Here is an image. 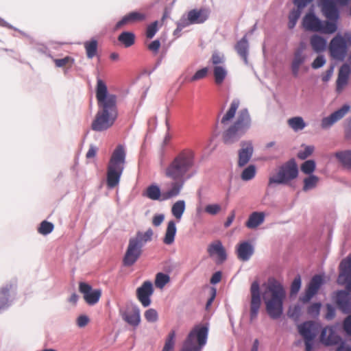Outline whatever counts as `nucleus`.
Wrapping results in <instances>:
<instances>
[{"label": "nucleus", "instance_id": "1", "mask_svg": "<svg viewBox=\"0 0 351 351\" xmlns=\"http://www.w3.org/2000/svg\"><path fill=\"white\" fill-rule=\"evenodd\" d=\"M96 98L99 109L92 122L91 129L101 132L110 128L118 117L117 97L116 95L110 94L106 83L97 78Z\"/></svg>", "mask_w": 351, "mask_h": 351}, {"label": "nucleus", "instance_id": "2", "mask_svg": "<svg viewBox=\"0 0 351 351\" xmlns=\"http://www.w3.org/2000/svg\"><path fill=\"white\" fill-rule=\"evenodd\" d=\"M195 164V154L191 149H184L180 151L169 164L165 170L166 177L173 182L171 184H176L179 187V192L182 189L185 182L191 178L195 172H191Z\"/></svg>", "mask_w": 351, "mask_h": 351}, {"label": "nucleus", "instance_id": "3", "mask_svg": "<svg viewBox=\"0 0 351 351\" xmlns=\"http://www.w3.org/2000/svg\"><path fill=\"white\" fill-rule=\"evenodd\" d=\"M262 296L269 317L272 319H279L283 314V302L286 298L282 284L274 277L269 278Z\"/></svg>", "mask_w": 351, "mask_h": 351}, {"label": "nucleus", "instance_id": "4", "mask_svg": "<svg viewBox=\"0 0 351 351\" xmlns=\"http://www.w3.org/2000/svg\"><path fill=\"white\" fill-rule=\"evenodd\" d=\"M125 163V148L119 144L112 152L107 167L106 182L109 189H113L119 184Z\"/></svg>", "mask_w": 351, "mask_h": 351}, {"label": "nucleus", "instance_id": "5", "mask_svg": "<svg viewBox=\"0 0 351 351\" xmlns=\"http://www.w3.org/2000/svg\"><path fill=\"white\" fill-rule=\"evenodd\" d=\"M154 232L151 228L145 232L138 231L135 236L131 237L123 258V265L131 267L135 264L143 253V247L152 240Z\"/></svg>", "mask_w": 351, "mask_h": 351}, {"label": "nucleus", "instance_id": "6", "mask_svg": "<svg viewBox=\"0 0 351 351\" xmlns=\"http://www.w3.org/2000/svg\"><path fill=\"white\" fill-rule=\"evenodd\" d=\"M252 119L247 108H243L238 112L235 121L222 134L223 142L232 145L237 141L250 129Z\"/></svg>", "mask_w": 351, "mask_h": 351}, {"label": "nucleus", "instance_id": "7", "mask_svg": "<svg viewBox=\"0 0 351 351\" xmlns=\"http://www.w3.org/2000/svg\"><path fill=\"white\" fill-rule=\"evenodd\" d=\"M299 170L297 162L294 158L280 165L276 173L269 177L268 186L273 187L277 185L289 186L294 188L293 180L298 177Z\"/></svg>", "mask_w": 351, "mask_h": 351}, {"label": "nucleus", "instance_id": "8", "mask_svg": "<svg viewBox=\"0 0 351 351\" xmlns=\"http://www.w3.org/2000/svg\"><path fill=\"white\" fill-rule=\"evenodd\" d=\"M209 324H197L189 333L181 351H201L206 344Z\"/></svg>", "mask_w": 351, "mask_h": 351}, {"label": "nucleus", "instance_id": "9", "mask_svg": "<svg viewBox=\"0 0 351 351\" xmlns=\"http://www.w3.org/2000/svg\"><path fill=\"white\" fill-rule=\"evenodd\" d=\"M302 27L306 31L322 34H333L337 29V25L321 20L315 15L313 10L303 17Z\"/></svg>", "mask_w": 351, "mask_h": 351}, {"label": "nucleus", "instance_id": "10", "mask_svg": "<svg viewBox=\"0 0 351 351\" xmlns=\"http://www.w3.org/2000/svg\"><path fill=\"white\" fill-rule=\"evenodd\" d=\"M175 185L176 186H173L170 184V189L169 190L161 192L160 187L157 184H152L147 188L144 196H146L152 200H158L160 202L170 199L178 196L180 193L179 192L178 186Z\"/></svg>", "mask_w": 351, "mask_h": 351}, {"label": "nucleus", "instance_id": "11", "mask_svg": "<svg viewBox=\"0 0 351 351\" xmlns=\"http://www.w3.org/2000/svg\"><path fill=\"white\" fill-rule=\"evenodd\" d=\"M329 51L333 59L343 61L347 54V40L338 34L330 40Z\"/></svg>", "mask_w": 351, "mask_h": 351}, {"label": "nucleus", "instance_id": "12", "mask_svg": "<svg viewBox=\"0 0 351 351\" xmlns=\"http://www.w3.org/2000/svg\"><path fill=\"white\" fill-rule=\"evenodd\" d=\"M320 340L326 346L337 345L341 343L337 351H351V347L344 345L341 338L332 327H326L322 330Z\"/></svg>", "mask_w": 351, "mask_h": 351}, {"label": "nucleus", "instance_id": "13", "mask_svg": "<svg viewBox=\"0 0 351 351\" xmlns=\"http://www.w3.org/2000/svg\"><path fill=\"white\" fill-rule=\"evenodd\" d=\"M251 300L250 320L253 322L256 319L259 309L261 305V295L260 292V285L257 280L254 281L250 287Z\"/></svg>", "mask_w": 351, "mask_h": 351}, {"label": "nucleus", "instance_id": "14", "mask_svg": "<svg viewBox=\"0 0 351 351\" xmlns=\"http://www.w3.org/2000/svg\"><path fill=\"white\" fill-rule=\"evenodd\" d=\"M210 10L207 8L193 9L187 14H184L181 17L187 23V25L194 24H202L209 17Z\"/></svg>", "mask_w": 351, "mask_h": 351}, {"label": "nucleus", "instance_id": "15", "mask_svg": "<svg viewBox=\"0 0 351 351\" xmlns=\"http://www.w3.org/2000/svg\"><path fill=\"white\" fill-rule=\"evenodd\" d=\"M321 7L322 14L327 19L326 21L337 25L340 14L335 0H322Z\"/></svg>", "mask_w": 351, "mask_h": 351}, {"label": "nucleus", "instance_id": "16", "mask_svg": "<svg viewBox=\"0 0 351 351\" xmlns=\"http://www.w3.org/2000/svg\"><path fill=\"white\" fill-rule=\"evenodd\" d=\"M339 269L338 281L340 282L341 278H343L344 282L343 283H346L344 291L351 294V254L340 262Z\"/></svg>", "mask_w": 351, "mask_h": 351}, {"label": "nucleus", "instance_id": "17", "mask_svg": "<svg viewBox=\"0 0 351 351\" xmlns=\"http://www.w3.org/2000/svg\"><path fill=\"white\" fill-rule=\"evenodd\" d=\"M79 291L83 294L84 300L89 305L95 304L101 295V289H93L90 285L84 282H80Z\"/></svg>", "mask_w": 351, "mask_h": 351}, {"label": "nucleus", "instance_id": "18", "mask_svg": "<svg viewBox=\"0 0 351 351\" xmlns=\"http://www.w3.org/2000/svg\"><path fill=\"white\" fill-rule=\"evenodd\" d=\"M324 280L321 276H314L310 280L304 295L300 296V300L303 303L308 302L317 294Z\"/></svg>", "mask_w": 351, "mask_h": 351}, {"label": "nucleus", "instance_id": "19", "mask_svg": "<svg viewBox=\"0 0 351 351\" xmlns=\"http://www.w3.org/2000/svg\"><path fill=\"white\" fill-rule=\"evenodd\" d=\"M335 294L337 308L343 314L351 313V294L344 290H338Z\"/></svg>", "mask_w": 351, "mask_h": 351}, {"label": "nucleus", "instance_id": "20", "mask_svg": "<svg viewBox=\"0 0 351 351\" xmlns=\"http://www.w3.org/2000/svg\"><path fill=\"white\" fill-rule=\"evenodd\" d=\"M350 106L348 104L343 105L329 116L322 119L321 126L323 129L330 128L334 123L341 120L350 110Z\"/></svg>", "mask_w": 351, "mask_h": 351}, {"label": "nucleus", "instance_id": "21", "mask_svg": "<svg viewBox=\"0 0 351 351\" xmlns=\"http://www.w3.org/2000/svg\"><path fill=\"white\" fill-rule=\"evenodd\" d=\"M154 293V288L152 282L147 280L136 290V296L144 307L151 304V296Z\"/></svg>", "mask_w": 351, "mask_h": 351}, {"label": "nucleus", "instance_id": "22", "mask_svg": "<svg viewBox=\"0 0 351 351\" xmlns=\"http://www.w3.org/2000/svg\"><path fill=\"white\" fill-rule=\"evenodd\" d=\"M241 148L239 150L238 166L244 167L252 157L254 147L251 141H241Z\"/></svg>", "mask_w": 351, "mask_h": 351}, {"label": "nucleus", "instance_id": "23", "mask_svg": "<svg viewBox=\"0 0 351 351\" xmlns=\"http://www.w3.org/2000/svg\"><path fill=\"white\" fill-rule=\"evenodd\" d=\"M299 333L302 336L306 343H312L315 337V324L312 321H306L298 326Z\"/></svg>", "mask_w": 351, "mask_h": 351}, {"label": "nucleus", "instance_id": "24", "mask_svg": "<svg viewBox=\"0 0 351 351\" xmlns=\"http://www.w3.org/2000/svg\"><path fill=\"white\" fill-rule=\"evenodd\" d=\"M313 0H293L294 4L297 6V9H293L289 16V27L292 29L296 25V23L300 17L302 10L306 7Z\"/></svg>", "mask_w": 351, "mask_h": 351}, {"label": "nucleus", "instance_id": "25", "mask_svg": "<svg viewBox=\"0 0 351 351\" xmlns=\"http://www.w3.org/2000/svg\"><path fill=\"white\" fill-rule=\"evenodd\" d=\"M254 247L250 241L241 243L237 248V257L242 261H247L254 254Z\"/></svg>", "mask_w": 351, "mask_h": 351}, {"label": "nucleus", "instance_id": "26", "mask_svg": "<svg viewBox=\"0 0 351 351\" xmlns=\"http://www.w3.org/2000/svg\"><path fill=\"white\" fill-rule=\"evenodd\" d=\"M306 56L303 52L302 47H298L295 49L293 55V59L291 64L292 74L294 77H298L300 66L305 62Z\"/></svg>", "mask_w": 351, "mask_h": 351}, {"label": "nucleus", "instance_id": "27", "mask_svg": "<svg viewBox=\"0 0 351 351\" xmlns=\"http://www.w3.org/2000/svg\"><path fill=\"white\" fill-rule=\"evenodd\" d=\"M208 252L210 256L217 254L218 256L217 263H222L227 259L226 252L220 241H217L209 245Z\"/></svg>", "mask_w": 351, "mask_h": 351}, {"label": "nucleus", "instance_id": "28", "mask_svg": "<svg viewBox=\"0 0 351 351\" xmlns=\"http://www.w3.org/2000/svg\"><path fill=\"white\" fill-rule=\"evenodd\" d=\"M12 287V284H7L0 289V311L8 308L12 303L10 300V291Z\"/></svg>", "mask_w": 351, "mask_h": 351}, {"label": "nucleus", "instance_id": "29", "mask_svg": "<svg viewBox=\"0 0 351 351\" xmlns=\"http://www.w3.org/2000/svg\"><path fill=\"white\" fill-rule=\"evenodd\" d=\"M132 313H124L122 315L123 319L133 326H137L141 322V314L139 308L135 305L133 306Z\"/></svg>", "mask_w": 351, "mask_h": 351}, {"label": "nucleus", "instance_id": "30", "mask_svg": "<svg viewBox=\"0 0 351 351\" xmlns=\"http://www.w3.org/2000/svg\"><path fill=\"white\" fill-rule=\"evenodd\" d=\"M249 43L246 36H244L235 45V50L239 56L244 60L245 63H247Z\"/></svg>", "mask_w": 351, "mask_h": 351}, {"label": "nucleus", "instance_id": "31", "mask_svg": "<svg viewBox=\"0 0 351 351\" xmlns=\"http://www.w3.org/2000/svg\"><path fill=\"white\" fill-rule=\"evenodd\" d=\"M265 215L263 212H253L245 223V226L248 228L254 229L257 228L265 220Z\"/></svg>", "mask_w": 351, "mask_h": 351}, {"label": "nucleus", "instance_id": "32", "mask_svg": "<svg viewBox=\"0 0 351 351\" xmlns=\"http://www.w3.org/2000/svg\"><path fill=\"white\" fill-rule=\"evenodd\" d=\"M176 232L177 228L176 222L173 220L169 221L167 223L165 235L163 239V243L166 245L172 244L174 242Z\"/></svg>", "mask_w": 351, "mask_h": 351}, {"label": "nucleus", "instance_id": "33", "mask_svg": "<svg viewBox=\"0 0 351 351\" xmlns=\"http://www.w3.org/2000/svg\"><path fill=\"white\" fill-rule=\"evenodd\" d=\"M240 101L239 99H234L230 104V106L227 111V112L223 116L221 119V123L223 125H226L228 121H230L235 116L236 112L239 106Z\"/></svg>", "mask_w": 351, "mask_h": 351}, {"label": "nucleus", "instance_id": "34", "mask_svg": "<svg viewBox=\"0 0 351 351\" xmlns=\"http://www.w3.org/2000/svg\"><path fill=\"white\" fill-rule=\"evenodd\" d=\"M310 43L313 49L317 53L324 51L326 47V40L319 35L312 36Z\"/></svg>", "mask_w": 351, "mask_h": 351}, {"label": "nucleus", "instance_id": "35", "mask_svg": "<svg viewBox=\"0 0 351 351\" xmlns=\"http://www.w3.org/2000/svg\"><path fill=\"white\" fill-rule=\"evenodd\" d=\"M86 57L88 59H93L97 53L98 42L93 38L90 40H86L84 43Z\"/></svg>", "mask_w": 351, "mask_h": 351}, {"label": "nucleus", "instance_id": "36", "mask_svg": "<svg viewBox=\"0 0 351 351\" xmlns=\"http://www.w3.org/2000/svg\"><path fill=\"white\" fill-rule=\"evenodd\" d=\"M335 156L345 168L351 170V150L337 152Z\"/></svg>", "mask_w": 351, "mask_h": 351}, {"label": "nucleus", "instance_id": "37", "mask_svg": "<svg viewBox=\"0 0 351 351\" xmlns=\"http://www.w3.org/2000/svg\"><path fill=\"white\" fill-rule=\"evenodd\" d=\"M213 75L215 83L217 85H220L225 80L228 75V71L224 65L215 66L213 67Z\"/></svg>", "mask_w": 351, "mask_h": 351}, {"label": "nucleus", "instance_id": "38", "mask_svg": "<svg viewBox=\"0 0 351 351\" xmlns=\"http://www.w3.org/2000/svg\"><path fill=\"white\" fill-rule=\"evenodd\" d=\"M118 40L125 47H130L134 45L135 42V35L130 32H123L118 36Z\"/></svg>", "mask_w": 351, "mask_h": 351}, {"label": "nucleus", "instance_id": "39", "mask_svg": "<svg viewBox=\"0 0 351 351\" xmlns=\"http://www.w3.org/2000/svg\"><path fill=\"white\" fill-rule=\"evenodd\" d=\"M186 204L184 200H178L175 202L171 208L172 215L177 219H180L185 210Z\"/></svg>", "mask_w": 351, "mask_h": 351}, {"label": "nucleus", "instance_id": "40", "mask_svg": "<svg viewBox=\"0 0 351 351\" xmlns=\"http://www.w3.org/2000/svg\"><path fill=\"white\" fill-rule=\"evenodd\" d=\"M289 126L295 132L302 130L306 127V123L301 117H295L288 120Z\"/></svg>", "mask_w": 351, "mask_h": 351}, {"label": "nucleus", "instance_id": "41", "mask_svg": "<svg viewBox=\"0 0 351 351\" xmlns=\"http://www.w3.org/2000/svg\"><path fill=\"white\" fill-rule=\"evenodd\" d=\"M319 178L315 175H310L304 179L303 191H308L317 186Z\"/></svg>", "mask_w": 351, "mask_h": 351}, {"label": "nucleus", "instance_id": "42", "mask_svg": "<svg viewBox=\"0 0 351 351\" xmlns=\"http://www.w3.org/2000/svg\"><path fill=\"white\" fill-rule=\"evenodd\" d=\"M256 169L254 165H250L243 169L241 173V179L244 181H248L253 179L256 175Z\"/></svg>", "mask_w": 351, "mask_h": 351}, {"label": "nucleus", "instance_id": "43", "mask_svg": "<svg viewBox=\"0 0 351 351\" xmlns=\"http://www.w3.org/2000/svg\"><path fill=\"white\" fill-rule=\"evenodd\" d=\"M176 331L172 330L168 335L162 351H173L175 346Z\"/></svg>", "mask_w": 351, "mask_h": 351}, {"label": "nucleus", "instance_id": "44", "mask_svg": "<svg viewBox=\"0 0 351 351\" xmlns=\"http://www.w3.org/2000/svg\"><path fill=\"white\" fill-rule=\"evenodd\" d=\"M170 280L168 274L160 272L156 276L155 285L158 288L162 289Z\"/></svg>", "mask_w": 351, "mask_h": 351}, {"label": "nucleus", "instance_id": "45", "mask_svg": "<svg viewBox=\"0 0 351 351\" xmlns=\"http://www.w3.org/2000/svg\"><path fill=\"white\" fill-rule=\"evenodd\" d=\"M316 167V163L314 160H306L301 165V171L307 175H313V172L315 171Z\"/></svg>", "mask_w": 351, "mask_h": 351}, {"label": "nucleus", "instance_id": "46", "mask_svg": "<svg viewBox=\"0 0 351 351\" xmlns=\"http://www.w3.org/2000/svg\"><path fill=\"white\" fill-rule=\"evenodd\" d=\"M54 226L52 223L43 221L41 222L38 228V232L43 235H47L51 233L53 230Z\"/></svg>", "mask_w": 351, "mask_h": 351}, {"label": "nucleus", "instance_id": "47", "mask_svg": "<svg viewBox=\"0 0 351 351\" xmlns=\"http://www.w3.org/2000/svg\"><path fill=\"white\" fill-rule=\"evenodd\" d=\"M321 306L320 302H314L308 306L307 313L312 317H317L319 314Z\"/></svg>", "mask_w": 351, "mask_h": 351}, {"label": "nucleus", "instance_id": "48", "mask_svg": "<svg viewBox=\"0 0 351 351\" xmlns=\"http://www.w3.org/2000/svg\"><path fill=\"white\" fill-rule=\"evenodd\" d=\"M210 62L215 66L224 65L225 58L223 54L217 51H215L211 56Z\"/></svg>", "mask_w": 351, "mask_h": 351}, {"label": "nucleus", "instance_id": "49", "mask_svg": "<svg viewBox=\"0 0 351 351\" xmlns=\"http://www.w3.org/2000/svg\"><path fill=\"white\" fill-rule=\"evenodd\" d=\"M302 285L301 276L300 274H297L293 279L291 285V295H295L298 293Z\"/></svg>", "mask_w": 351, "mask_h": 351}, {"label": "nucleus", "instance_id": "50", "mask_svg": "<svg viewBox=\"0 0 351 351\" xmlns=\"http://www.w3.org/2000/svg\"><path fill=\"white\" fill-rule=\"evenodd\" d=\"M145 319L148 322L154 323L158 321V314L156 310L154 308H149L147 309L144 314Z\"/></svg>", "mask_w": 351, "mask_h": 351}, {"label": "nucleus", "instance_id": "51", "mask_svg": "<svg viewBox=\"0 0 351 351\" xmlns=\"http://www.w3.org/2000/svg\"><path fill=\"white\" fill-rule=\"evenodd\" d=\"M221 210V206L219 204H210L206 206L204 208L205 213L210 215H216Z\"/></svg>", "mask_w": 351, "mask_h": 351}, {"label": "nucleus", "instance_id": "52", "mask_svg": "<svg viewBox=\"0 0 351 351\" xmlns=\"http://www.w3.org/2000/svg\"><path fill=\"white\" fill-rule=\"evenodd\" d=\"M314 150V147L312 145H307L303 150H300L298 153V157L301 160H305L309 156H311Z\"/></svg>", "mask_w": 351, "mask_h": 351}, {"label": "nucleus", "instance_id": "53", "mask_svg": "<svg viewBox=\"0 0 351 351\" xmlns=\"http://www.w3.org/2000/svg\"><path fill=\"white\" fill-rule=\"evenodd\" d=\"M158 32V21H156L149 25L147 27L146 36L148 38H152Z\"/></svg>", "mask_w": 351, "mask_h": 351}, {"label": "nucleus", "instance_id": "54", "mask_svg": "<svg viewBox=\"0 0 351 351\" xmlns=\"http://www.w3.org/2000/svg\"><path fill=\"white\" fill-rule=\"evenodd\" d=\"M208 68L204 67L202 69L198 70L191 77L190 82H195L199 80L204 78L208 73Z\"/></svg>", "mask_w": 351, "mask_h": 351}, {"label": "nucleus", "instance_id": "55", "mask_svg": "<svg viewBox=\"0 0 351 351\" xmlns=\"http://www.w3.org/2000/svg\"><path fill=\"white\" fill-rule=\"evenodd\" d=\"M131 23L143 21L146 19V15L138 12H132L128 14Z\"/></svg>", "mask_w": 351, "mask_h": 351}, {"label": "nucleus", "instance_id": "56", "mask_svg": "<svg viewBox=\"0 0 351 351\" xmlns=\"http://www.w3.org/2000/svg\"><path fill=\"white\" fill-rule=\"evenodd\" d=\"M326 63V59L324 56H318L312 62L311 66L314 69H317L322 67Z\"/></svg>", "mask_w": 351, "mask_h": 351}, {"label": "nucleus", "instance_id": "57", "mask_svg": "<svg viewBox=\"0 0 351 351\" xmlns=\"http://www.w3.org/2000/svg\"><path fill=\"white\" fill-rule=\"evenodd\" d=\"M336 315V308L330 304H326V313L325 315V318L327 320H332L335 318Z\"/></svg>", "mask_w": 351, "mask_h": 351}, {"label": "nucleus", "instance_id": "58", "mask_svg": "<svg viewBox=\"0 0 351 351\" xmlns=\"http://www.w3.org/2000/svg\"><path fill=\"white\" fill-rule=\"evenodd\" d=\"M177 27L173 31V35L175 36L179 37L180 36V32L182 30L188 27L187 23L184 22V21L181 17L180 19L176 23Z\"/></svg>", "mask_w": 351, "mask_h": 351}, {"label": "nucleus", "instance_id": "59", "mask_svg": "<svg viewBox=\"0 0 351 351\" xmlns=\"http://www.w3.org/2000/svg\"><path fill=\"white\" fill-rule=\"evenodd\" d=\"M345 138L351 140V117L346 119L344 126Z\"/></svg>", "mask_w": 351, "mask_h": 351}, {"label": "nucleus", "instance_id": "60", "mask_svg": "<svg viewBox=\"0 0 351 351\" xmlns=\"http://www.w3.org/2000/svg\"><path fill=\"white\" fill-rule=\"evenodd\" d=\"M160 47V42L158 39L153 40L147 47L148 49L155 54L158 52Z\"/></svg>", "mask_w": 351, "mask_h": 351}, {"label": "nucleus", "instance_id": "61", "mask_svg": "<svg viewBox=\"0 0 351 351\" xmlns=\"http://www.w3.org/2000/svg\"><path fill=\"white\" fill-rule=\"evenodd\" d=\"M89 322V318L87 315H81L77 319V324L80 328L86 326Z\"/></svg>", "mask_w": 351, "mask_h": 351}, {"label": "nucleus", "instance_id": "62", "mask_svg": "<svg viewBox=\"0 0 351 351\" xmlns=\"http://www.w3.org/2000/svg\"><path fill=\"white\" fill-rule=\"evenodd\" d=\"M130 23H131L130 19L128 14L125 15L119 21H118L117 23V24L115 25V27H114V29L115 30L119 29L123 25Z\"/></svg>", "mask_w": 351, "mask_h": 351}, {"label": "nucleus", "instance_id": "63", "mask_svg": "<svg viewBox=\"0 0 351 351\" xmlns=\"http://www.w3.org/2000/svg\"><path fill=\"white\" fill-rule=\"evenodd\" d=\"M343 329L346 333L351 336V315H348L343 321Z\"/></svg>", "mask_w": 351, "mask_h": 351}, {"label": "nucleus", "instance_id": "64", "mask_svg": "<svg viewBox=\"0 0 351 351\" xmlns=\"http://www.w3.org/2000/svg\"><path fill=\"white\" fill-rule=\"evenodd\" d=\"M348 80V78H347V77H346L345 75L341 76L340 75H338V77L337 80V89L339 90L343 86H344L346 84H347Z\"/></svg>", "mask_w": 351, "mask_h": 351}]
</instances>
